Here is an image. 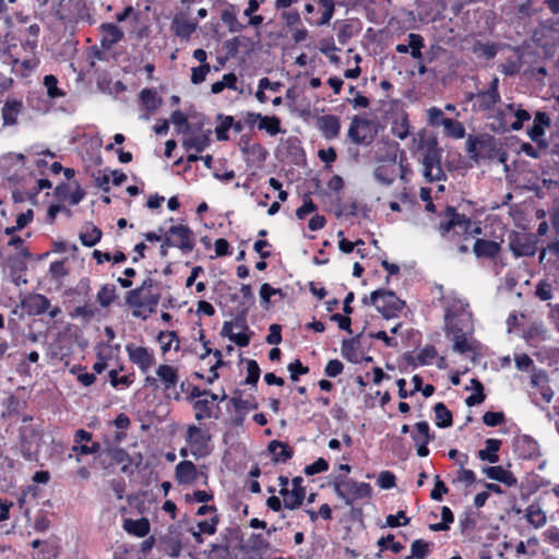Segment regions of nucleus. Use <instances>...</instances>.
<instances>
[{
	"label": "nucleus",
	"instance_id": "nucleus-1",
	"mask_svg": "<svg viewBox=\"0 0 559 559\" xmlns=\"http://www.w3.org/2000/svg\"><path fill=\"white\" fill-rule=\"evenodd\" d=\"M424 150L423 154V166L424 176L430 181L445 180L447 176L441 166L442 150L438 145L436 138H429L419 144Z\"/></svg>",
	"mask_w": 559,
	"mask_h": 559
},
{
	"label": "nucleus",
	"instance_id": "nucleus-2",
	"mask_svg": "<svg viewBox=\"0 0 559 559\" xmlns=\"http://www.w3.org/2000/svg\"><path fill=\"white\" fill-rule=\"evenodd\" d=\"M336 496L352 506L355 499L367 498L371 495V486L368 483H357L342 475L335 476L331 483Z\"/></svg>",
	"mask_w": 559,
	"mask_h": 559
},
{
	"label": "nucleus",
	"instance_id": "nucleus-3",
	"mask_svg": "<svg viewBox=\"0 0 559 559\" xmlns=\"http://www.w3.org/2000/svg\"><path fill=\"white\" fill-rule=\"evenodd\" d=\"M466 99L472 102L474 111L491 112L497 104L501 102L499 79L493 76L486 90H480L477 93H469L466 95Z\"/></svg>",
	"mask_w": 559,
	"mask_h": 559
},
{
	"label": "nucleus",
	"instance_id": "nucleus-4",
	"mask_svg": "<svg viewBox=\"0 0 559 559\" xmlns=\"http://www.w3.org/2000/svg\"><path fill=\"white\" fill-rule=\"evenodd\" d=\"M370 305L374 306L384 319H391L402 311L405 302L392 290L377 289L370 294Z\"/></svg>",
	"mask_w": 559,
	"mask_h": 559
},
{
	"label": "nucleus",
	"instance_id": "nucleus-5",
	"mask_svg": "<svg viewBox=\"0 0 559 559\" xmlns=\"http://www.w3.org/2000/svg\"><path fill=\"white\" fill-rule=\"evenodd\" d=\"M201 131V126H187L183 131L186 138L182 141V146L187 150H194L198 153H202L211 144L212 130Z\"/></svg>",
	"mask_w": 559,
	"mask_h": 559
},
{
	"label": "nucleus",
	"instance_id": "nucleus-6",
	"mask_svg": "<svg viewBox=\"0 0 559 559\" xmlns=\"http://www.w3.org/2000/svg\"><path fill=\"white\" fill-rule=\"evenodd\" d=\"M445 331L454 335L453 350L460 354L467 352H474L475 346L473 342H469L466 337L468 334L467 329L457 326L456 323L450 318V309L447 310L444 316Z\"/></svg>",
	"mask_w": 559,
	"mask_h": 559
},
{
	"label": "nucleus",
	"instance_id": "nucleus-7",
	"mask_svg": "<svg viewBox=\"0 0 559 559\" xmlns=\"http://www.w3.org/2000/svg\"><path fill=\"white\" fill-rule=\"evenodd\" d=\"M304 478L301 476L294 477L292 480L293 488H281L280 495L284 498V507L295 510L302 504L306 497V490L302 487Z\"/></svg>",
	"mask_w": 559,
	"mask_h": 559
},
{
	"label": "nucleus",
	"instance_id": "nucleus-8",
	"mask_svg": "<svg viewBox=\"0 0 559 559\" xmlns=\"http://www.w3.org/2000/svg\"><path fill=\"white\" fill-rule=\"evenodd\" d=\"M551 123L549 116L544 111L536 112L533 126L528 128L527 135L530 139L536 143L538 148L546 150L549 146L547 140L543 136L545 134V129L548 128Z\"/></svg>",
	"mask_w": 559,
	"mask_h": 559
},
{
	"label": "nucleus",
	"instance_id": "nucleus-9",
	"mask_svg": "<svg viewBox=\"0 0 559 559\" xmlns=\"http://www.w3.org/2000/svg\"><path fill=\"white\" fill-rule=\"evenodd\" d=\"M39 433L31 425L26 424L20 428V447L25 459L32 460L39 443Z\"/></svg>",
	"mask_w": 559,
	"mask_h": 559
},
{
	"label": "nucleus",
	"instance_id": "nucleus-10",
	"mask_svg": "<svg viewBox=\"0 0 559 559\" xmlns=\"http://www.w3.org/2000/svg\"><path fill=\"white\" fill-rule=\"evenodd\" d=\"M536 239L532 235L515 234L510 238V250L515 257H532L536 252Z\"/></svg>",
	"mask_w": 559,
	"mask_h": 559
},
{
	"label": "nucleus",
	"instance_id": "nucleus-11",
	"mask_svg": "<svg viewBox=\"0 0 559 559\" xmlns=\"http://www.w3.org/2000/svg\"><path fill=\"white\" fill-rule=\"evenodd\" d=\"M182 530L180 524H174L168 527L167 533L160 538L169 549V556L177 558L182 549Z\"/></svg>",
	"mask_w": 559,
	"mask_h": 559
},
{
	"label": "nucleus",
	"instance_id": "nucleus-12",
	"mask_svg": "<svg viewBox=\"0 0 559 559\" xmlns=\"http://www.w3.org/2000/svg\"><path fill=\"white\" fill-rule=\"evenodd\" d=\"M493 148V139L489 135H469L466 141V151L472 159L478 162L483 151Z\"/></svg>",
	"mask_w": 559,
	"mask_h": 559
},
{
	"label": "nucleus",
	"instance_id": "nucleus-13",
	"mask_svg": "<svg viewBox=\"0 0 559 559\" xmlns=\"http://www.w3.org/2000/svg\"><path fill=\"white\" fill-rule=\"evenodd\" d=\"M130 360L138 365L143 372H146L154 364V356L146 347L134 346L129 344L126 346Z\"/></svg>",
	"mask_w": 559,
	"mask_h": 559
},
{
	"label": "nucleus",
	"instance_id": "nucleus-14",
	"mask_svg": "<svg viewBox=\"0 0 559 559\" xmlns=\"http://www.w3.org/2000/svg\"><path fill=\"white\" fill-rule=\"evenodd\" d=\"M169 235L177 240V247L182 252H190L194 248L193 231L186 225L171 226Z\"/></svg>",
	"mask_w": 559,
	"mask_h": 559
},
{
	"label": "nucleus",
	"instance_id": "nucleus-15",
	"mask_svg": "<svg viewBox=\"0 0 559 559\" xmlns=\"http://www.w3.org/2000/svg\"><path fill=\"white\" fill-rule=\"evenodd\" d=\"M22 307L28 314L39 316L47 312L50 308V300L41 294H31L23 301Z\"/></svg>",
	"mask_w": 559,
	"mask_h": 559
},
{
	"label": "nucleus",
	"instance_id": "nucleus-16",
	"mask_svg": "<svg viewBox=\"0 0 559 559\" xmlns=\"http://www.w3.org/2000/svg\"><path fill=\"white\" fill-rule=\"evenodd\" d=\"M370 126V120L359 116H354L350 121L348 129L349 140L357 145H368L371 143V139H367L366 135L360 134V129H367Z\"/></svg>",
	"mask_w": 559,
	"mask_h": 559
},
{
	"label": "nucleus",
	"instance_id": "nucleus-17",
	"mask_svg": "<svg viewBox=\"0 0 559 559\" xmlns=\"http://www.w3.org/2000/svg\"><path fill=\"white\" fill-rule=\"evenodd\" d=\"M500 250L501 246L499 242L481 238L476 239L473 246V252L478 259H495Z\"/></svg>",
	"mask_w": 559,
	"mask_h": 559
},
{
	"label": "nucleus",
	"instance_id": "nucleus-18",
	"mask_svg": "<svg viewBox=\"0 0 559 559\" xmlns=\"http://www.w3.org/2000/svg\"><path fill=\"white\" fill-rule=\"evenodd\" d=\"M318 128L325 139H335L341 130L340 118L334 115H323L318 118Z\"/></svg>",
	"mask_w": 559,
	"mask_h": 559
},
{
	"label": "nucleus",
	"instance_id": "nucleus-19",
	"mask_svg": "<svg viewBox=\"0 0 559 559\" xmlns=\"http://www.w3.org/2000/svg\"><path fill=\"white\" fill-rule=\"evenodd\" d=\"M100 464L104 467H107L109 465L114 464H123V463H131L132 460L129 455V453L121 448H108L104 451H102L100 455Z\"/></svg>",
	"mask_w": 559,
	"mask_h": 559
},
{
	"label": "nucleus",
	"instance_id": "nucleus-20",
	"mask_svg": "<svg viewBox=\"0 0 559 559\" xmlns=\"http://www.w3.org/2000/svg\"><path fill=\"white\" fill-rule=\"evenodd\" d=\"M100 31L104 34L100 45L104 49H110L123 38V32L114 23H103Z\"/></svg>",
	"mask_w": 559,
	"mask_h": 559
},
{
	"label": "nucleus",
	"instance_id": "nucleus-21",
	"mask_svg": "<svg viewBox=\"0 0 559 559\" xmlns=\"http://www.w3.org/2000/svg\"><path fill=\"white\" fill-rule=\"evenodd\" d=\"M197 26L198 24L195 22H192L182 15H176L171 22V29L175 35L182 39H189L195 32Z\"/></svg>",
	"mask_w": 559,
	"mask_h": 559
},
{
	"label": "nucleus",
	"instance_id": "nucleus-22",
	"mask_svg": "<svg viewBox=\"0 0 559 559\" xmlns=\"http://www.w3.org/2000/svg\"><path fill=\"white\" fill-rule=\"evenodd\" d=\"M483 472L486 476L492 480L500 481L508 487H513L518 484L516 477L502 466H489L484 467Z\"/></svg>",
	"mask_w": 559,
	"mask_h": 559
},
{
	"label": "nucleus",
	"instance_id": "nucleus-23",
	"mask_svg": "<svg viewBox=\"0 0 559 559\" xmlns=\"http://www.w3.org/2000/svg\"><path fill=\"white\" fill-rule=\"evenodd\" d=\"M175 476L179 484H192L197 480L198 471L191 461H182L177 464Z\"/></svg>",
	"mask_w": 559,
	"mask_h": 559
},
{
	"label": "nucleus",
	"instance_id": "nucleus-24",
	"mask_svg": "<svg viewBox=\"0 0 559 559\" xmlns=\"http://www.w3.org/2000/svg\"><path fill=\"white\" fill-rule=\"evenodd\" d=\"M23 103L17 99H8L1 110L3 126H14L17 122V116L22 111Z\"/></svg>",
	"mask_w": 559,
	"mask_h": 559
},
{
	"label": "nucleus",
	"instance_id": "nucleus-25",
	"mask_svg": "<svg viewBox=\"0 0 559 559\" xmlns=\"http://www.w3.org/2000/svg\"><path fill=\"white\" fill-rule=\"evenodd\" d=\"M267 450L273 455L275 463H285L293 457L294 451L287 444L278 440H273L269 443Z\"/></svg>",
	"mask_w": 559,
	"mask_h": 559
},
{
	"label": "nucleus",
	"instance_id": "nucleus-26",
	"mask_svg": "<svg viewBox=\"0 0 559 559\" xmlns=\"http://www.w3.org/2000/svg\"><path fill=\"white\" fill-rule=\"evenodd\" d=\"M156 374L163 382L167 396H170L168 392L170 389H174L178 382L177 369L169 365H160L156 370Z\"/></svg>",
	"mask_w": 559,
	"mask_h": 559
},
{
	"label": "nucleus",
	"instance_id": "nucleus-27",
	"mask_svg": "<svg viewBox=\"0 0 559 559\" xmlns=\"http://www.w3.org/2000/svg\"><path fill=\"white\" fill-rule=\"evenodd\" d=\"M362 334H358L357 336L344 340L342 343L341 352L345 359L353 364H358L361 361V356L358 353L359 341Z\"/></svg>",
	"mask_w": 559,
	"mask_h": 559
},
{
	"label": "nucleus",
	"instance_id": "nucleus-28",
	"mask_svg": "<svg viewBox=\"0 0 559 559\" xmlns=\"http://www.w3.org/2000/svg\"><path fill=\"white\" fill-rule=\"evenodd\" d=\"M150 522L145 518L138 520L126 519L123 521V528L131 535L136 537H144L150 533Z\"/></svg>",
	"mask_w": 559,
	"mask_h": 559
},
{
	"label": "nucleus",
	"instance_id": "nucleus-29",
	"mask_svg": "<svg viewBox=\"0 0 559 559\" xmlns=\"http://www.w3.org/2000/svg\"><path fill=\"white\" fill-rule=\"evenodd\" d=\"M444 215L452 223L453 229L459 228L462 233H468L471 229V219L466 215L457 213L455 207L447 206Z\"/></svg>",
	"mask_w": 559,
	"mask_h": 559
},
{
	"label": "nucleus",
	"instance_id": "nucleus-30",
	"mask_svg": "<svg viewBox=\"0 0 559 559\" xmlns=\"http://www.w3.org/2000/svg\"><path fill=\"white\" fill-rule=\"evenodd\" d=\"M210 436L203 432L197 426H189L186 433V441L191 447H197L198 450H202L207 445Z\"/></svg>",
	"mask_w": 559,
	"mask_h": 559
},
{
	"label": "nucleus",
	"instance_id": "nucleus-31",
	"mask_svg": "<svg viewBox=\"0 0 559 559\" xmlns=\"http://www.w3.org/2000/svg\"><path fill=\"white\" fill-rule=\"evenodd\" d=\"M486 448L478 451L477 455L481 461H488L489 463H497L499 455L497 452L501 447V441L498 439H487L485 441Z\"/></svg>",
	"mask_w": 559,
	"mask_h": 559
},
{
	"label": "nucleus",
	"instance_id": "nucleus-32",
	"mask_svg": "<svg viewBox=\"0 0 559 559\" xmlns=\"http://www.w3.org/2000/svg\"><path fill=\"white\" fill-rule=\"evenodd\" d=\"M79 237L82 245L93 247L100 240L102 230L93 224H86Z\"/></svg>",
	"mask_w": 559,
	"mask_h": 559
},
{
	"label": "nucleus",
	"instance_id": "nucleus-33",
	"mask_svg": "<svg viewBox=\"0 0 559 559\" xmlns=\"http://www.w3.org/2000/svg\"><path fill=\"white\" fill-rule=\"evenodd\" d=\"M436 415V425L439 428H448L453 424L452 413L447 408V406L439 402L433 407Z\"/></svg>",
	"mask_w": 559,
	"mask_h": 559
},
{
	"label": "nucleus",
	"instance_id": "nucleus-34",
	"mask_svg": "<svg viewBox=\"0 0 559 559\" xmlns=\"http://www.w3.org/2000/svg\"><path fill=\"white\" fill-rule=\"evenodd\" d=\"M143 292L138 287L130 292H128L126 297V302L128 306L134 308L132 314L135 318L141 317V311L139 309L143 308L145 306Z\"/></svg>",
	"mask_w": 559,
	"mask_h": 559
},
{
	"label": "nucleus",
	"instance_id": "nucleus-35",
	"mask_svg": "<svg viewBox=\"0 0 559 559\" xmlns=\"http://www.w3.org/2000/svg\"><path fill=\"white\" fill-rule=\"evenodd\" d=\"M391 132L396 138L404 140L409 134V124L406 114H402L400 117L395 118L392 122Z\"/></svg>",
	"mask_w": 559,
	"mask_h": 559
},
{
	"label": "nucleus",
	"instance_id": "nucleus-36",
	"mask_svg": "<svg viewBox=\"0 0 559 559\" xmlns=\"http://www.w3.org/2000/svg\"><path fill=\"white\" fill-rule=\"evenodd\" d=\"M489 129L499 134L510 131V124L507 123V115L504 110L498 109L492 116V122L489 123Z\"/></svg>",
	"mask_w": 559,
	"mask_h": 559
},
{
	"label": "nucleus",
	"instance_id": "nucleus-37",
	"mask_svg": "<svg viewBox=\"0 0 559 559\" xmlns=\"http://www.w3.org/2000/svg\"><path fill=\"white\" fill-rule=\"evenodd\" d=\"M548 336V330L542 322H533L524 332V338L526 341H545Z\"/></svg>",
	"mask_w": 559,
	"mask_h": 559
},
{
	"label": "nucleus",
	"instance_id": "nucleus-38",
	"mask_svg": "<svg viewBox=\"0 0 559 559\" xmlns=\"http://www.w3.org/2000/svg\"><path fill=\"white\" fill-rule=\"evenodd\" d=\"M140 99L147 111H155L162 104V99L156 96V92L150 88L142 90Z\"/></svg>",
	"mask_w": 559,
	"mask_h": 559
},
{
	"label": "nucleus",
	"instance_id": "nucleus-39",
	"mask_svg": "<svg viewBox=\"0 0 559 559\" xmlns=\"http://www.w3.org/2000/svg\"><path fill=\"white\" fill-rule=\"evenodd\" d=\"M442 126L447 135L453 139H463L465 136V128L462 122L452 118L442 121Z\"/></svg>",
	"mask_w": 559,
	"mask_h": 559
},
{
	"label": "nucleus",
	"instance_id": "nucleus-40",
	"mask_svg": "<svg viewBox=\"0 0 559 559\" xmlns=\"http://www.w3.org/2000/svg\"><path fill=\"white\" fill-rule=\"evenodd\" d=\"M526 519L533 526L537 528L544 526L546 523L545 512L535 504H531L526 509Z\"/></svg>",
	"mask_w": 559,
	"mask_h": 559
},
{
	"label": "nucleus",
	"instance_id": "nucleus-41",
	"mask_svg": "<svg viewBox=\"0 0 559 559\" xmlns=\"http://www.w3.org/2000/svg\"><path fill=\"white\" fill-rule=\"evenodd\" d=\"M258 128L265 130L270 135H275L281 132V120L275 116H262Z\"/></svg>",
	"mask_w": 559,
	"mask_h": 559
},
{
	"label": "nucleus",
	"instance_id": "nucleus-42",
	"mask_svg": "<svg viewBox=\"0 0 559 559\" xmlns=\"http://www.w3.org/2000/svg\"><path fill=\"white\" fill-rule=\"evenodd\" d=\"M116 298V287L111 284H105L97 293V301L104 308L110 306Z\"/></svg>",
	"mask_w": 559,
	"mask_h": 559
},
{
	"label": "nucleus",
	"instance_id": "nucleus-43",
	"mask_svg": "<svg viewBox=\"0 0 559 559\" xmlns=\"http://www.w3.org/2000/svg\"><path fill=\"white\" fill-rule=\"evenodd\" d=\"M271 295H278L280 297H284V294L281 288H273L267 283L262 284L260 288V299L261 306L264 309H269Z\"/></svg>",
	"mask_w": 559,
	"mask_h": 559
},
{
	"label": "nucleus",
	"instance_id": "nucleus-44",
	"mask_svg": "<svg viewBox=\"0 0 559 559\" xmlns=\"http://www.w3.org/2000/svg\"><path fill=\"white\" fill-rule=\"evenodd\" d=\"M218 119H222V122L215 128L216 138L218 141H226L228 140L227 131L234 126V118L218 115Z\"/></svg>",
	"mask_w": 559,
	"mask_h": 559
},
{
	"label": "nucleus",
	"instance_id": "nucleus-45",
	"mask_svg": "<svg viewBox=\"0 0 559 559\" xmlns=\"http://www.w3.org/2000/svg\"><path fill=\"white\" fill-rule=\"evenodd\" d=\"M211 402L207 399L197 400L193 404V408L195 412V419L203 420L204 418H210L212 416V411L210 406Z\"/></svg>",
	"mask_w": 559,
	"mask_h": 559
},
{
	"label": "nucleus",
	"instance_id": "nucleus-46",
	"mask_svg": "<svg viewBox=\"0 0 559 559\" xmlns=\"http://www.w3.org/2000/svg\"><path fill=\"white\" fill-rule=\"evenodd\" d=\"M230 403L233 404L236 412L241 413L243 416L249 409H257L258 403L255 401L242 400L241 397L234 396L230 399ZM242 417H240V420Z\"/></svg>",
	"mask_w": 559,
	"mask_h": 559
},
{
	"label": "nucleus",
	"instance_id": "nucleus-47",
	"mask_svg": "<svg viewBox=\"0 0 559 559\" xmlns=\"http://www.w3.org/2000/svg\"><path fill=\"white\" fill-rule=\"evenodd\" d=\"M249 311V306L245 305L243 302H240L237 313L234 317L233 321H230L234 325V328L240 329V330H248L247 324V316Z\"/></svg>",
	"mask_w": 559,
	"mask_h": 559
},
{
	"label": "nucleus",
	"instance_id": "nucleus-48",
	"mask_svg": "<svg viewBox=\"0 0 559 559\" xmlns=\"http://www.w3.org/2000/svg\"><path fill=\"white\" fill-rule=\"evenodd\" d=\"M222 21L228 26L229 32L236 33L245 28V25L238 22L236 14L230 10H224Z\"/></svg>",
	"mask_w": 559,
	"mask_h": 559
},
{
	"label": "nucleus",
	"instance_id": "nucleus-49",
	"mask_svg": "<svg viewBox=\"0 0 559 559\" xmlns=\"http://www.w3.org/2000/svg\"><path fill=\"white\" fill-rule=\"evenodd\" d=\"M260 367L255 360H247V377L245 384L257 385L260 379Z\"/></svg>",
	"mask_w": 559,
	"mask_h": 559
},
{
	"label": "nucleus",
	"instance_id": "nucleus-50",
	"mask_svg": "<svg viewBox=\"0 0 559 559\" xmlns=\"http://www.w3.org/2000/svg\"><path fill=\"white\" fill-rule=\"evenodd\" d=\"M318 3L322 7V15L318 22L319 25L329 24L335 9L334 0H318Z\"/></svg>",
	"mask_w": 559,
	"mask_h": 559
},
{
	"label": "nucleus",
	"instance_id": "nucleus-51",
	"mask_svg": "<svg viewBox=\"0 0 559 559\" xmlns=\"http://www.w3.org/2000/svg\"><path fill=\"white\" fill-rule=\"evenodd\" d=\"M49 274L52 280L57 282H61V280L69 274L68 269L66 267V261H55L50 264Z\"/></svg>",
	"mask_w": 559,
	"mask_h": 559
},
{
	"label": "nucleus",
	"instance_id": "nucleus-52",
	"mask_svg": "<svg viewBox=\"0 0 559 559\" xmlns=\"http://www.w3.org/2000/svg\"><path fill=\"white\" fill-rule=\"evenodd\" d=\"M58 80L55 75L48 74L44 78V85L47 88V95L50 98H57L63 95V92L57 86Z\"/></svg>",
	"mask_w": 559,
	"mask_h": 559
},
{
	"label": "nucleus",
	"instance_id": "nucleus-53",
	"mask_svg": "<svg viewBox=\"0 0 559 559\" xmlns=\"http://www.w3.org/2000/svg\"><path fill=\"white\" fill-rule=\"evenodd\" d=\"M515 120L510 124V131H520L524 122L531 120V115L527 110L523 109L520 105L514 112Z\"/></svg>",
	"mask_w": 559,
	"mask_h": 559
},
{
	"label": "nucleus",
	"instance_id": "nucleus-54",
	"mask_svg": "<svg viewBox=\"0 0 559 559\" xmlns=\"http://www.w3.org/2000/svg\"><path fill=\"white\" fill-rule=\"evenodd\" d=\"M535 295L543 301L550 300L552 298V285L546 280L539 281L536 285Z\"/></svg>",
	"mask_w": 559,
	"mask_h": 559
},
{
	"label": "nucleus",
	"instance_id": "nucleus-55",
	"mask_svg": "<svg viewBox=\"0 0 559 559\" xmlns=\"http://www.w3.org/2000/svg\"><path fill=\"white\" fill-rule=\"evenodd\" d=\"M467 462V456L464 455V460L456 461V463L461 466V469L459 472V475L456 477L457 481L466 483L467 485H471L475 481V473L472 469H465L464 465Z\"/></svg>",
	"mask_w": 559,
	"mask_h": 559
},
{
	"label": "nucleus",
	"instance_id": "nucleus-56",
	"mask_svg": "<svg viewBox=\"0 0 559 559\" xmlns=\"http://www.w3.org/2000/svg\"><path fill=\"white\" fill-rule=\"evenodd\" d=\"M249 159L254 164H261L267 156V151L259 143H253L249 153H247Z\"/></svg>",
	"mask_w": 559,
	"mask_h": 559
},
{
	"label": "nucleus",
	"instance_id": "nucleus-57",
	"mask_svg": "<svg viewBox=\"0 0 559 559\" xmlns=\"http://www.w3.org/2000/svg\"><path fill=\"white\" fill-rule=\"evenodd\" d=\"M211 71L209 63L201 64L191 69V82L195 85L205 81L206 74Z\"/></svg>",
	"mask_w": 559,
	"mask_h": 559
},
{
	"label": "nucleus",
	"instance_id": "nucleus-58",
	"mask_svg": "<svg viewBox=\"0 0 559 559\" xmlns=\"http://www.w3.org/2000/svg\"><path fill=\"white\" fill-rule=\"evenodd\" d=\"M428 543L423 539H416L412 543L411 552L416 559H425L428 555Z\"/></svg>",
	"mask_w": 559,
	"mask_h": 559
},
{
	"label": "nucleus",
	"instance_id": "nucleus-59",
	"mask_svg": "<svg viewBox=\"0 0 559 559\" xmlns=\"http://www.w3.org/2000/svg\"><path fill=\"white\" fill-rule=\"evenodd\" d=\"M218 523H219V518L217 514H215L207 521L198 522L197 526L203 534L213 535L216 532V527H217Z\"/></svg>",
	"mask_w": 559,
	"mask_h": 559
},
{
	"label": "nucleus",
	"instance_id": "nucleus-60",
	"mask_svg": "<svg viewBox=\"0 0 559 559\" xmlns=\"http://www.w3.org/2000/svg\"><path fill=\"white\" fill-rule=\"evenodd\" d=\"M483 421L488 427H497L504 421V414L502 412H486Z\"/></svg>",
	"mask_w": 559,
	"mask_h": 559
},
{
	"label": "nucleus",
	"instance_id": "nucleus-61",
	"mask_svg": "<svg viewBox=\"0 0 559 559\" xmlns=\"http://www.w3.org/2000/svg\"><path fill=\"white\" fill-rule=\"evenodd\" d=\"M549 381L548 374L546 371L542 369H532V376H531V384L532 386L540 389L545 384H547Z\"/></svg>",
	"mask_w": 559,
	"mask_h": 559
},
{
	"label": "nucleus",
	"instance_id": "nucleus-62",
	"mask_svg": "<svg viewBox=\"0 0 559 559\" xmlns=\"http://www.w3.org/2000/svg\"><path fill=\"white\" fill-rule=\"evenodd\" d=\"M287 369L290 373V379L293 381H297L299 379V376L309 372V368L304 366L299 359H296L295 361L290 362L287 366Z\"/></svg>",
	"mask_w": 559,
	"mask_h": 559
},
{
	"label": "nucleus",
	"instance_id": "nucleus-63",
	"mask_svg": "<svg viewBox=\"0 0 559 559\" xmlns=\"http://www.w3.org/2000/svg\"><path fill=\"white\" fill-rule=\"evenodd\" d=\"M437 356V352L433 346H426L416 356L418 365H428Z\"/></svg>",
	"mask_w": 559,
	"mask_h": 559
},
{
	"label": "nucleus",
	"instance_id": "nucleus-64",
	"mask_svg": "<svg viewBox=\"0 0 559 559\" xmlns=\"http://www.w3.org/2000/svg\"><path fill=\"white\" fill-rule=\"evenodd\" d=\"M514 362L520 371H532L535 368L533 359L527 354L515 355Z\"/></svg>",
	"mask_w": 559,
	"mask_h": 559
}]
</instances>
